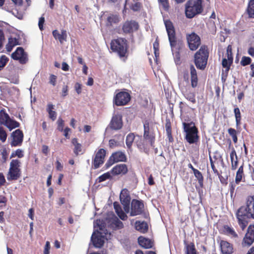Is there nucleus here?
Returning <instances> with one entry per match:
<instances>
[{"instance_id":"nucleus-1","label":"nucleus","mask_w":254,"mask_h":254,"mask_svg":"<svg viewBox=\"0 0 254 254\" xmlns=\"http://www.w3.org/2000/svg\"><path fill=\"white\" fill-rule=\"evenodd\" d=\"M250 202L249 197L248 196L246 205L241 206L236 213L238 223L243 230L247 226L249 219H253L252 208L249 206Z\"/></svg>"},{"instance_id":"nucleus-2","label":"nucleus","mask_w":254,"mask_h":254,"mask_svg":"<svg viewBox=\"0 0 254 254\" xmlns=\"http://www.w3.org/2000/svg\"><path fill=\"white\" fill-rule=\"evenodd\" d=\"M183 128L186 133L185 140L190 144H197L199 141L198 129L193 122L190 123H183Z\"/></svg>"},{"instance_id":"nucleus-3","label":"nucleus","mask_w":254,"mask_h":254,"mask_svg":"<svg viewBox=\"0 0 254 254\" xmlns=\"http://www.w3.org/2000/svg\"><path fill=\"white\" fill-rule=\"evenodd\" d=\"M209 55L208 48L206 45H202L194 55V63L197 68L204 70L207 64Z\"/></svg>"},{"instance_id":"nucleus-4","label":"nucleus","mask_w":254,"mask_h":254,"mask_svg":"<svg viewBox=\"0 0 254 254\" xmlns=\"http://www.w3.org/2000/svg\"><path fill=\"white\" fill-rule=\"evenodd\" d=\"M111 49L113 52L116 53L121 58L127 56V40L123 38L113 39L110 43Z\"/></svg>"},{"instance_id":"nucleus-5","label":"nucleus","mask_w":254,"mask_h":254,"mask_svg":"<svg viewBox=\"0 0 254 254\" xmlns=\"http://www.w3.org/2000/svg\"><path fill=\"white\" fill-rule=\"evenodd\" d=\"M202 0H189L186 4L185 13L186 17L192 18L196 15L200 14L203 10Z\"/></svg>"},{"instance_id":"nucleus-6","label":"nucleus","mask_w":254,"mask_h":254,"mask_svg":"<svg viewBox=\"0 0 254 254\" xmlns=\"http://www.w3.org/2000/svg\"><path fill=\"white\" fill-rule=\"evenodd\" d=\"M165 27L167 32L169 41L172 48H174L179 45V41L176 37V32L173 23L170 20L164 21Z\"/></svg>"},{"instance_id":"nucleus-7","label":"nucleus","mask_w":254,"mask_h":254,"mask_svg":"<svg viewBox=\"0 0 254 254\" xmlns=\"http://www.w3.org/2000/svg\"><path fill=\"white\" fill-rule=\"evenodd\" d=\"M107 151L103 148H100L95 152L92 158V167L94 169L100 168L105 162Z\"/></svg>"},{"instance_id":"nucleus-8","label":"nucleus","mask_w":254,"mask_h":254,"mask_svg":"<svg viewBox=\"0 0 254 254\" xmlns=\"http://www.w3.org/2000/svg\"><path fill=\"white\" fill-rule=\"evenodd\" d=\"M145 213L144 201L133 199L131 202L130 216H134Z\"/></svg>"},{"instance_id":"nucleus-9","label":"nucleus","mask_w":254,"mask_h":254,"mask_svg":"<svg viewBox=\"0 0 254 254\" xmlns=\"http://www.w3.org/2000/svg\"><path fill=\"white\" fill-rule=\"evenodd\" d=\"M131 99L129 93L126 91H120L114 96L113 103L117 106H123L127 105Z\"/></svg>"},{"instance_id":"nucleus-10","label":"nucleus","mask_w":254,"mask_h":254,"mask_svg":"<svg viewBox=\"0 0 254 254\" xmlns=\"http://www.w3.org/2000/svg\"><path fill=\"white\" fill-rule=\"evenodd\" d=\"M139 27V24L136 21L127 20L123 24L122 30L125 34H131L138 30Z\"/></svg>"},{"instance_id":"nucleus-11","label":"nucleus","mask_w":254,"mask_h":254,"mask_svg":"<svg viewBox=\"0 0 254 254\" xmlns=\"http://www.w3.org/2000/svg\"><path fill=\"white\" fill-rule=\"evenodd\" d=\"M189 48L191 51L196 50L201 44L200 37L194 32L187 36Z\"/></svg>"},{"instance_id":"nucleus-12","label":"nucleus","mask_w":254,"mask_h":254,"mask_svg":"<svg viewBox=\"0 0 254 254\" xmlns=\"http://www.w3.org/2000/svg\"><path fill=\"white\" fill-rule=\"evenodd\" d=\"M120 199L123 205L124 210L128 213L129 211V204L130 202V196L129 192L127 189H123L120 193Z\"/></svg>"},{"instance_id":"nucleus-13","label":"nucleus","mask_w":254,"mask_h":254,"mask_svg":"<svg viewBox=\"0 0 254 254\" xmlns=\"http://www.w3.org/2000/svg\"><path fill=\"white\" fill-rule=\"evenodd\" d=\"M143 128V138L148 140L151 147H154L155 140V134L154 132L150 131L149 123L148 122L146 121L145 122Z\"/></svg>"},{"instance_id":"nucleus-14","label":"nucleus","mask_w":254,"mask_h":254,"mask_svg":"<svg viewBox=\"0 0 254 254\" xmlns=\"http://www.w3.org/2000/svg\"><path fill=\"white\" fill-rule=\"evenodd\" d=\"M11 58L14 60L19 61L21 64H25L28 61L27 55L22 47H18L11 54Z\"/></svg>"},{"instance_id":"nucleus-15","label":"nucleus","mask_w":254,"mask_h":254,"mask_svg":"<svg viewBox=\"0 0 254 254\" xmlns=\"http://www.w3.org/2000/svg\"><path fill=\"white\" fill-rule=\"evenodd\" d=\"M123 126L122 116L120 114H116L113 116L109 125L110 129L112 130H119Z\"/></svg>"},{"instance_id":"nucleus-16","label":"nucleus","mask_w":254,"mask_h":254,"mask_svg":"<svg viewBox=\"0 0 254 254\" xmlns=\"http://www.w3.org/2000/svg\"><path fill=\"white\" fill-rule=\"evenodd\" d=\"M254 242V226L250 225L247 232L244 238L243 245L244 246H249Z\"/></svg>"},{"instance_id":"nucleus-17","label":"nucleus","mask_w":254,"mask_h":254,"mask_svg":"<svg viewBox=\"0 0 254 254\" xmlns=\"http://www.w3.org/2000/svg\"><path fill=\"white\" fill-rule=\"evenodd\" d=\"M11 136L12 137V140L11 142L12 146H20L23 142V133L22 130L18 129L13 131Z\"/></svg>"},{"instance_id":"nucleus-18","label":"nucleus","mask_w":254,"mask_h":254,"mask_svg":"<svg viewBox=\"0 0 254 254\" xmlns=\"http://www.w3.org/2000/svg\"><path fill=\"white\" fill-rule=\"evenodd\" d=\"M221 252L223 254H232L234 253V247L232 244L227 241L221 240L220 242Z\"/></svg>"},{"instance_id":"nucleus-19","label":"nucleus","mask_w":254,"mask_h":254,"mask_svg":"<svg viewBox=\"0 0 254 254\" xmlns=\"http://www.w3.org/2000/svg\"><path fill=\"white\" fill-rule=\"evenodd\" d=\"M182 92L184 97L190 102L192 104L196 103L195 93L190 88H182Z\"/></svg>"},{"instance_id":"nucleus-20","label":"nucleus","mask_w":254,"mask_h":254,"mask_svg":"<svg viewBox=\"0 0 254 254\" xmlns=\"http://www.w3.org/2000/svg\"><path fill=\"white\" fill-rule=\"evenodd\" d=\"M128 172L127 167L126 164H120L114 166L112 170L111 173L114 175L126 174Z\"/></svg>"},{"instance_id":"nucleus-21","label":"nucleus","mask_w":254,"mask_h":254,"mask_svg":"<svg viewBox=\"0 0 254 254\" xmlns=\"http://www.w3.org/2000/svg\"><path fill=\"white\" fill-rule=\"evenodd\" d=\"M135 144L140 151H143L147 154H149V146L147 140L139 137L138 139L135 141Z\"/></svg>"},{"instance_id":"nucleus-22","label":"nucleus","mask_w":254,"mask_h":254,"mask_svg":"<svg viewBox=\"0 0 254 254\" xmlns=\"http://www.w3.org/2000/svg\"><path fill=\"white\" fill-rule=\"evenodd\" d=\"M191 86L192 88H195L198 85V77L197 72L193 65L190 66Z\"/></svg>"},{"instance_id":"nucleus-23","label":"nucleus","mask_w":254,"mask_h":254,"mask_svg":"<svg viewBox=\"0 0 254 254\" xmlns=\"http://www.w3.org/2000/svg\"><path fill=\"white\" fill-rule=\"evenodd\" d=\"M120 21V17L117 14H110L107 18L106 26L112 27L115 24H118Z\"/></svg>"},{"instance_id":"nucleus-24","label":"nucleus","mask_w":254,"mask_h":254,"mask_svg":"<svg viewBox=\"0 0 254 254\" xmlns=\"http://www.w3.org/2000/svg\"><path fill=\"white\" fill-rule=\"evenodd\" d=\"M21 176V171L9 169L7 175V179L8 181H15L18 180Z\"/></svg>"},{"instance_id":"nucleus-25","label":"nucleus","mask_w":254,"mask_h":254,"mask_svg":"<svg viewBox=\"0 0 254 254\" xmlns=\"http://www.w3.org/2000/svg\"><path fill=\"white\" fill-rule=\"evenodd\" d=\"M54 37L56 39L59 40L61 44H63L64 41L66 40L67 34L66 31L65 30H62L61 33H59L57 30H54L52 32Z\"/></svg>"},{"instance_id":"nucleus-26","label":"nucleus","mask_w":254,"mask_h":254,"mask_svg":"<svg viewBox=\"0 0 254 254\" xmlns=\"http://www.w3.org/2000/svg\"><path fill=\"white\" fill-rule=\"evenodd\" d=\"M138 242L139 245L144 249H150L153 246V242L151 240L140 236L138 238Z\"/></svg>"},{"instance_id":"nucleus-27","label":"nucleus","mask_w":254,"mask_h":254,"mask_svg":"<svg viewBox=\"0 0 254 254\" xmlns=\"http://www.w3.org/2000/svg\"><path fill=\"white\" fill-rule=\"evenodd\" d=\"M135 228L136 230L143 234L147 233L148 230V224L145 221H136Z\"/></svg>"},{"instance_id":"nucleus-28","label":"nucleus","mask_w":254,"mask_h":254,"mask_svg":"<svg viewBox=\"0 0 254 254\" xmlns=\"http://www.w3.org/2000/svg\"><path fill=\"white\" fill-rule=\"evenodd\" d=\"M111 158H113L115 163L127 161V157L125 154L121 151H118L113 153L111 155Z\"/></svg>"},{"instance_id":"nucleus-29","label":"nucleus","mask_w":254,"mask_h":254,"mask_svg":"<svg viewBox=\"0 0 254 254\" xmlns=\"http://www.w3.org/2000/svg\"><path fill=\"white\" fill-rule=\"evenodd\" d=\"M91 241L94 246L98 248H101L104 244V240L100 235H94L93 234L91 237Z\"/></svg>"},{"instance_id":"nucleus-30","label":"nucleus","mask_w":254,"mask_h":254,"mask_svg":"<svg viewBox=\"0 0 254 254\" xmlns=\"http://www.w3.org/2000/svg\"><path fill=\"white\" fill-rule=\"evenodd\" d=\"M233 60H231L230 59L223 58L222 61V65L224 68H225V71L223 70V74H225V76L228 75V72L230 69V66L233 64Z\"/></svg>"},{"instance_id":"nucleus-31","label":"nucleus","mask_w":254,"mask_h":254,"mask_svg":"<svg viewBox=\"0 0 254 254\" xmlns=\"http://www.w3.org/2000/svg\"><path fill=\"white\" fill-rule=\"evenodd\" d=\"M223 233L232 238L238 237V235L234 229L228 225H224L222 229Z\"/></svg>"},{"instance_id":"nucleus-32","label":"nucleus","mask_w":254,"mask_h":254,"mask_svg":"<svg viewBox=\"0 0 254 254\" xmlns=\"http://www.w3.org/2000/svg\"><path fill=\"white\" fill-rule=\"evenodd\" d=\"M71 143L74 146L73 152L76 156H78L80 153L81 154L83 153V152H82V145L78 142V140L76 138H72Z\"/></svg>"},{"instance_id":"nucleus-33","label":"nucleus","mask_w":254,"mask_h":254,"mask_svg":"<svg viewBox=\"0 0 254 254\" xmlns=\"http://www.w3.org/2000/svg\"><path fill=\"white\" fill-rule=\"evenodd\" d=\"M18 45H19L18 39L12 37H9L8 38V43L6 46L7 51L9 52H11L13 48Z\"/></svg>"},{"instance_id":"nucleus-34","label":"nucleus","mask_w":254,"mask_h":254,"mask_svg":"<svg viewBox=\"0 0 254 254\" xmlns=\"http://www.w3.org/2000/svg\"><path fill=\"white\" fill-rule=\"evenodd\" d=\"M179 108L180 109L181 115L189 113L190 110H194V109L190 107L187 103L182 101L179 103Z\"/></svg>"},{"instance_id":"nucleus-35","label":"nucleus","mask_w":254,"mask_h":254,"mask_svg":"<svg viewBox=\"0 0 254 254\" xmlns=\"http://www.w3.org/2000/svg\"><path fill=\"white\" fill-rule=\"evenodd\" d=\"M54 109V105L51 103H49L47 105V111L49 114V117L52 121H54L57 118V113L53 111Z\"/></svg>"},{"instance_id":"nucleus-36","label":"nucleus","mask_w":254,"mask_h":254,"mask_svg":"<svg viewBox=\"0 0 254 254\" xmlns=\"http://www.w3.org/2000/svg\"><path fill=\"white\" fill-rule=\"evenodd\" d=\"M243 178H244V165H241L238 169L235 178V182L239 184L242 181Z\"/></svg>"},{"instance_id":"nucleus-37","label":"nucleus","mask_w":254,"mask_h":254,"mask_svg":"<svg viewBox=\"0 0 254 254\" xmlns=\"http://www.w3.org/2000/svg\"><path fill=\"white\" fill-rule=\"evenodd\" d=\"M111 227L114 230H119L124 227L123 223L117 217L114 218L110 224Z\"/></svg>"},{"instance_id":"nucleus-38","label":"nucleus","mask_w":254,"mask_h":254,"mask_svg":"<svg viewBox=\"0 0 254 254\" xmlns=\"http://www.w3.org/2000/svg\"><path fill=\"white\" fill-rule=\"evenodd\" d=\"M249 17L254 18V0H250L246 10Z\"/></svg>"},{"instance_id":"nucleus-39","label":"nucleus","mask_w":254,"mask_h":254,"mask_svg":"<svg viewBox=\"0 0 254 254\" xmlns=\"http://www.w3.org/2000/svg\"><path fill=\"white\" fill-rule=\"evenodd\" d=\"M4 126L11 130L13 128L19 127L20 126V124L18 122L11 119L9 117Z\"/></svg>"},{"instance_id":"nucleus-40","label":"nucleus","mask_w":254,"mask_h":254,"mask_svg":"<svg viewBox=\"0 0 254 254\" xmlns=\"http://www.w3.org/2000/svg\"><path fill=\"white\" fill-rule=\"evenodd\" d=\"M9 116L7 114L4 109L0 111V124L5 125L7 120L9 119Z\"/></svg>"},{"instance_id":"nucleus-41","label":"nucleus","mask_w":254,"mask_h":254,"mask_svg":"<svg viewBox=\"0 0 254 254\" xmlns=\"http://www.w3.org/2000/svg\"><path fill=\"white\" fill-rule=\"evenodd\" d=\"M195 177L197 179L198 181V184L199 186L201 188L203 187V177L202 175V173L196 169L195 170H193V172Z\"/></svg>"},{"instance_id":"nucleus-42","label":"nucleus","mask_w":254,"mask_h":254,"mask_svg":"<svg viewBox=\"0 0 254 254\" xmlns=\"http://www.w3.org/2000/svg\"><path fill=\"white\" fill-rule=\"evenodd\" d=\"M21 162L18 159H12L9 165V169L13 170H21Z\"/></svg>"},{"instance_id":"nucleus-43","label":"nucleus","mask_w":254,"mask_h":254,"mask_svg":"<svg viewBox=\"0 0 254 254\" xmlns=\"http://www.w3.org/2000/svg\"><path fill=\"white\" fill-rule=\"evenodd\" d=\"M186 254H197L193 243L186 246Z\"/></svg>"},{"instance_id":"nucleus-44","label":"nucleus","mask_w":254,"mask_h":254,"mask_svg":"<svg viewBox=\"0 0 254 254\" xmlns=\"http://www.w3.org/2000/svg\"><path fill=\"white\" fill-rule=\"evenodd\" d=\"M135 135L133 133H130L127 136L126 143L128 148L131 147Z\"/></svg>"},{"instance_id":"nucleus-45","label":"nucleus","mask_w":254,"mask_h":254,"mask_svg":"<svg viewBox=\"0 0 254 254\" xmlns=\"http://www.w3.org/2000/svg\"><path fill=\"white\" fill-rule=\"evenodd\" d=\"M234 112L236 118V126L238 127L241 125V114L239 108L238 107L235 108Z\"/></svg>"},{"instance_id":"nucleus-46","label":"nucleus","mask_w":254,"mask_h":254,"mask_svg":"<svg viewBox=\"0 0 254 254\" xmlns=\"http://www.w3.org/2000/svg\"><path fill=\"white\" fill-rule=\"evenodd\" d=\"M228 132L229 135L232 137L233 142L237 143L238 141V137L237 132L236 129L233 128H229L228 129Z\"/></svg>"},{"instance_id":"nucleus-47","label":"nucleus","mask_w":254,"mask_h":254,"mask_svg":"<svg viewBox=\"0 0 254 254\" xmlns=\"http://www.w3.org/2000/svg\"><path fill=\"white\" fill-rule=\"evenodd\" d=\"M24 156V152L23 151L20 149H17L15 151H13L11 153L10 158H14L15 157H17L19 158H21Z\"/></svg>"},{"instance_id":"nucleus-48","label":"nucleus","mask_w":254,"mask_h":254,"mask_svg":"<svg viewBox=\"0 0 254 254\" xmlns=\"http://www.w3.org/2000/svg\"><path fill=\"white\" fill-rule=\"evenodd\" d=\"M158 1L164 10L168 11L169 10L170 7L169 0H158Z\"/></svg>"},{"instance_id":"nucleus-49","label":"nucleus","mask_w":254,"mask_h":254,"mask_svg":"<svg viewBox=\"0 0 254 254\" xmlns=\"http://www.w3.org/2000/svg\"><path fill=\"white\" fill-rule=\"evenodd\" d=\"M111 178V176L110 173L109 172H107L99 176L97 180L98 183H101Z\"/></svg>"},{"instance_id":"nucleus-50","label":"nucleus","mask_w":254,"mask_h":254,"mask_svg":"<svg viewBox=\"0 0 254 254\" xmlns=\"http://www.w3.org/2000/svg\"><path fill=\"white\" fill-rule=\"evenodd\" d=\"M252 62V59L249 57L243 56L242 58L240 64L241 65L245 66L247 65L251 64Z\"/></svg>"},{"instance_id":"nucleus-51","label":"nucleus","mask_w":254,"mask_h":254,"mask_svg":"<svg viewBox=\"0 0 254 254\" xmlns=\"http://www.w3.org/2000/svg\"><path fill=\"white\" fill-rule=\"evenodd\" d=\"M142 7V4L139 2H136L135 3L132 4L130 7V9L135 12L139 11Z\"/></svg>"},{"instance_id":"nucleus-52","label":"nucleus","mask_w":254,"mask_h":254,"mask_svg":"<svg viewBox=\"0 0 254 254\" xmlns=\"http://www.w3.org/2000/svg\"><path fill=\"white\" fill-rule=\"evenodd\" d=\"M7 137V133L2 127H0V140L2 142L5 141Z\"/></svg>"},{"instance_id":"nucleus-53","label":"nucleus","mask_w":254,"mask_h":254,"mask_svg":"<svg viewBox=\"0 0 254 254\" xmlns=\"http://www.w3.org/2000/svg\"><path fill=\"white\" fill-rule=\"evenodd\" d=\"M8 61V59L5 56H2L0 58V70L3 68Z\"/></svg>"},{"instance_id":"nucleus-54","label":"nucleus","mask_w":254,"mask_h":254,"mask_svg":"<svg viewBox=\"0 0 254 254\" xmlns=\"http://www.w3.org/2000/svg\"><path fill=\"white\" fill-rule=\"evenodd\" d=\"M209 160H210L211 167L214 173L217 176H219V173L214 165V164L215 163V161H213V160L212 158V157L210 155H209Z\"/></svg>"},{"instance_id":"nucleus-55","label":"nucleus","mask_w":254,"mask_h":254,"mask_svg":"<svg viewBox=\"0 0 254 254\" xmlns=\"http://www.w3.org/2000/svg\"><path fill=\"white\" fill-rule=\"evenodd\" d=\"M213 161H215V163L218 164L219 161L223 162V159L221 155L217 152L214 153L213 158H212Z\"/></svg>"},{"instance_id":"nucleus-56","label":"nucleus","mask_w":254,"mask_h":254,"mask_svg":"<svg viewBox=\"0 0 254 254\" xmlns=\"http://www.w3.org/2000/svg\"><path fill=\"white\" fill-rule=\"evenodd\" d=\"M227 57L228 59L233 60L232 46L229 45L227 48Z\"/></svg>"},{"instance_id":"nucleus-57","label":"nucleus","mask_w":254,"mask_h":254,"mask_svg":"<svg viewBox=\"0 0 254 254\" xmlns=\"http://www.w3.org/2000/svg\"><path fill=\"white\" fill-rule=\"evenodd\" d=\"M249 199L250 200V202L249 203L250 205L249 206H250L251 208H252V211H253V219H254V195H250V196H249Z\"/></svg>"},{"instance_id":"nucleus-58","label":"nucleus","mask_w":254,"mask_h":254,"mask_svg":"<svg viewBox=\"0 0 254 254\" xmlns=\"http://www.w3.org/2000/svg\"><path fill=\"white\" fill-rule=\"evenodd\" d=\"M64 121L62 119H59L58 121V129L60 131L64 130Z\"/></svg>"},{"instance_id":"nucleus-59","label":"nucleus","mask_w":254,"mask_h":254,"mask_svg":"<svg viewBox=\"0 0 254 254\" xmlns=\"http://www.w3.org/2000/svg\"><path fill=\"white\" fill-rule=\"evenodd\" d=\"M118 216L120 217L121 219L122 220H126L127 218V216L126 214V213L123 211V210L118 211V213H116Z\"/></svg>"},{"instance_id":"nucleus-60","label":"nucleus","mask_w":254,"mask_h":254,"mask_svg":"<svg viewBox=\"0 0 254 254\" xmlns=\"http://www.w3.org/2000/svg\"><path fill=\"white\" fill-rule=\"evenodd\" d=\"M7 202V198L3 195H0V207L5 206Z\"/></svg>"},{"instance_id":"nucleus-61","label":"nucleus","mask_w":254,"mask_h":254,"mask_svg":"<svg viewBox=\"0 0 254 254\" xmlns=\"http://www.w3.org/2000/svg\"><path fill=\"white\" fill-rule=\"evenodd\" d=\"M231 161V169L233 170H236L238 167V158L237 159H234L232 160Z\"/></svg>"},{"instance_id":"nucleus-62","label":"nucleus","mask_w":254,"mask_h":254,"mask_svg":"<svg viewBox=\"0 0 254 254\" xmlns=\"http://www.w3.org/2000/svg\"><path fill=\"white\" fill-rule=\"evenodd\" d=\"M68 87L67 85H64L62 88V96L63 97H65L68 94Z\"/></svg>"},{"instance_id":"nucleus-63","label":"nucleus","mask_w":254,"mask_h":254,"mask_svg":"<svg viewBox=\"0 0 254 254\" xmlns=\"http://www.w3.org/2000/svg\"><path fill=\"white\" fill-rule=\"evenodd\" d=\"M57 81V76L54 74H51L50 76V83L55 86Z\"/></svg>"},{"instance_id":"nucleus-64","label":"nucleus","mask_w":254,"mask_h":254,"mask_svg":"<svg viewBox=\"0 0 254 254\" xmlns=\"http://www.w3.org/2000/svg\"><path fill=\"white\" fill-rule=\"evenodd\" d=\"M74 88L76 92L78 94H79L81 93L82 85L81 84L78 82L76 83L74 85Z\"/></svg>"}]
</instances>
